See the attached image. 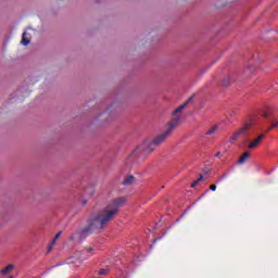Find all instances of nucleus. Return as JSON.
<instances>
[{
	"instance_id": "f8f14e48",
	"label": "nucleus",
	"mask_w": 278,
	"mask_h": 278,
	"mask_svg": "<svg viewBox=\"0 0 278 278\" xmlns=\"http://www.w3.org/2000/svg\"><path fill=\"white\" fill-rule=\"evenodd\" d=\"M60 236H62V232H58L52 241V244L49 247L48 252L49 253L51 251V249H53V244H55V242H58V239L60 238Z\"/></svg>"
},
{
	"instance_id": "423d86ee",
	"label": "nucleus",
	"mask_w": 278,
	"mask_h": 278,
	"mask_svg": "<svg viewBox=\"0 0 278 278\" xmlns=\"http://www.w3.org/2000/svg\"><path fill=\"white\" fill-rule=\"evenodd\" d=\"M264 138H266V135L261 134L256 139H254V140L248 146V149H257V147H260V144H262V140H264Z\"/></svg>"
},
{
	"instance_id": "412c9836",
	"label": "nucleus",
	"mask_w": 278,
	"mask_h": 278,
	"mask_svg": "<svg viewBox=\"0 0 278 278\" xmlns=\"http://www.w3.org/2000/svg\"><path fill=\"white\" fill-rule=\"evenodd\" d=\"M271 129H274V128H270V126L265 130L266 131V134H268V131H270Z\"/></svg>"
},
{
	"instance_id": "1a4fd4ad",
	"label": "nucleus",
	"mask_w": 278,
	"mask_h": 278,
	"mask_svg": "<svg viewBox=\"0 0 278 278\" xmlns=\"http://www.w3.org/2000/svg\"><path fill=\"white\" fill-rule=\"evenodd\" d=\"M251 157V153L244 152L238 160V164H244Z\"/></svg>"
},
{
	"instance_id": "b1692460",
	"label": "nucleus",
	"mask_w": 278,
	"mask_h": 278,
	"mask_svg": "<svg viewBox=\"0 0 278 278\" xmlns=\"http://www.w3.org/2000/svg\"><path fill=\"white\" fill-rule=\"evenodd\" d=\"M267 116H268V114L265 113V114H264V117L266 118Z\"/></svg>"
},
{
	"instance_id": "4be33fe9",
	"label": "nucleus",
	"mask_w": 278,
	"mask_h": 278,
	"mask_svg": "<svg viewBox=\"0 0 278 278\" xmlns=\"http://www.w3.org/2000/svg\"><path fill=\"white\" fill-rule=\"evenodd\" d=\"M215 157H220V152H217V153L215 154Z\"/></svg>"
},
{
	"instance_id": "f3484780",
	"label": "nucleus",
	"mask_w": 278,
	"mask_h": 278,
	"mask_svg": "<svg viewBox=\"0 0 278 278\" xmlns=\"http://www.w3.org/2000/svg\"><path fill=\"white\" fill-rule=\"evenodd\" d=\"M92 251H93L92 248H87L84 250V253H90V255H92Z\"/></svg>"
},
{
	"instance_id": "dca6fc26",
	"label": "nucleus",
	"mask_w": 278,
	"mask_h": 278,
	"mask_svg": "<svg viewBox=\"0 0 278 278\" xmlns=\"http://www.w3.org/2000/svg\"><path fill=\"white\" fill-rule=\"evenodd\" d=\"M240 136L239 130L237 132H235L231 138H230V142H236V140H238V137Z\"/></svg>"
},
{
	"instance_id": "a211bd4d",
	"label": "nucleus",
	"mask_w": 278,
	"mask_h": 278,
	"mask_svg": "<svg viewBox=\"0 0 278 278\" xmlns=\"http://www.w3.org/2000/svg\"><path fill=\"white\" fill-rule=\"evenodd\" d=\"M108 269H100L99 275H108Z\"/></svg>"
},
{
	"instance_id": "39448f33",
	"label": "nucleus",
	"mask_w": 278,
	"mask_h": 278,
	"mask_svg": "<svg viewBox=\"0 0 278 278\" xmlns=\"http://www.w3.org/2000/svg\"><path fill=\"white\" fill-rule=\"evenodd\" d=\"M251 131H253V124H244L243 127L239 129V136L247 139L251 136Z\"/></svg>"
},
{
	"instance_id": "9b49d317",
	"label": "nucleus",
	"mask_w": 278,
	"mask_h": 278,
	"mask_svg": "<svg viewBox=\"0 0 278 278\" xmlns=\"http://www.w3.org/2000/svg\"><path fill=\"white\" fill-rule=\"evenodd\" d=\"M216 131H218V125L212 126V127L206 131V136H214V134H216Z\"/></svg>"
},
{
	"instance_id": "f03ea898",
	"label": "nucleus",
	"mask_w": 278,
	"mask_h": 278,
	"mask_svg": "<svg viewBox=\"0 0 278 278\" xmlns=\"http://www.w3.org/2000/svg\"><path fill=\"white\" fill-rule=\"evenodd\" d=\"M169 134L165 130L163 134L157 136L152 142H143L137 147L136 150L128 156L126 164L131 166L138 162L139 155H149V153H153L155 151V147H160V144H164L166 140L169 138Z\"/></svg>"
},
{
	"instance_id": "2eb2a0df",
	"label": "nucleus",
	"mask_w": 278,
	"mask_h": 278,
	"mask_svg": "<svg viewBox=\"0 0 278 278\" xmlns=\"http://www.w3.org/2000/svg\"><path fill=\"white\" fill-rule=\"evenodd\" d=\"M200 181H203V175H201L198 180L191 184V188H197Z\"/></svg>"
},
{
	"instance_id": "7ed1b4c3",
	"label": "nucleus",
	"mask_w": 278,
	"mask_h": 278,
	"mask_svg": "<svg viewBox=\"0 0 278 278\" xmlns=\"http://www.w3.org/2000/svg\"><path fill=\"white\" fill-rule=\"evenodd\" d=\"M191 100L192 98H189V101L185 102L173 112L174 118L169 121L167 129L165 130L169 136L177 129V127H179V123H181V112L188 108V103H190Z\"/></svg>"
},
{
	"instance_id": "5701e85b",
	"label": "nucleus",
	"mask_w": 278,
	"mask_h": 278,
	"mask_svg": "<svg viewBox=\"0 0 278 278\" xmlns=\"http://www.w3.org/2000/svg\"><path fill=\"white\" fill-rule=\"evenodd\" d=\"M86 203H87L86 200H83V205H86Z\"/></svg>"
},
{
	"instance_id": "20e7f679",
	"label": "nucleus",
	"mask_w": 278,
	"mask_h": 278,
	"mask_svg": "<svg viewBox=\"0 0 278 278\" xmlns=\"http://www.w3.org/2000/svg\"><path fill=\"white\" fill-rule=\"evenodd\" d=\"M118 110H121V103L113 102L96 116V121H100L101 123H110V121H112V118L118 114Z\"/></svg>"
},
{
	"instance_id": "ddd939ff",
	"label": "nucleus",
	"mask_w": 278,
	"mask_h": 278,
	"mask_svg": "<svg viewBox=\"0 0 278 278\" xmlns=\"http://www.w3.org/2000/svg\"><path fill=\"white\" fill-rule=\"evenodd\" d=\"M94 194V188L89 187L85 190V197H92Z\"/></svg>"
},
{
	"instance_id": "6ab92c4d",
	"label": "nucleus",
	"mask_w": 278,
	"mask_h": 278,
	"mask_svg": "<svg viewBox=\"0 0 278 278\" xmlns=\"http://www.w3.org/2000/svg\"><path fill=\"white\" fill-rule=\"evenodd\" d=\"M277 127H278V122H276L275 124H273V125L270 126V129H277Z\"/></svg>"
},
{
	"instance_id": "4468645a",
	"label": "nucleus",
	"mask_w": 278,
	"mask_h": 278,
	"mask_svg": "<svg viewBox=\"0 0 278 278\" xmlns=\"http://www.w3.org/2000/svg\"><path fill=\"white\" fill-rule=\"evenodd\" d=\"M231 84V76H226L223 80V86H229Z\"/></svg>"
},
{
	"instance_id": "f257e3e1",
	"label": "nucleus",
	"mask_w": 278,
	"mask_h": 278,
	"mask_svg": "<svg viewBox=\"0 0 278 278\" xmlns=\"http://www.w3.org/2000/svg\"><path fill=\"white\" fill-rule=\"evenodd\" d=\"M125 203H127V198L125 197L112 200V202L100 211L96 217L89 219L88 225L79 232L80 239H84L91 233H97V231H101V229H105V227L114 220V217L118 214V210H121Z\"/></svg>"
},
{
	"instance_id": "0eeeda50",
	"label": "nucleus",
	"mask_w": 278,
	"mask_h": 278,
	"mask_svg": "<svg viewBox=\"0 0 278 278\" xmlns=\"http://www.w3.org/2000/svg\"><path fill=\"white\" fill-rule=\"evenodd\" d=\"M134 184H136V177H134V175L125 176L122 181V186H134Z\"/></svg>"
},
{
	"instance_id": "9d476101",
	"label": "nucleus",
	"mask_w": 278,
	"mask_h": 278,
	"mask_svg": "<svg viewBox=\"0 0 278 278\" xmlns=\"http://www.w3.org/2000/svg\"><path fill=\"white\" fill-rule=\"evenodd\" d=\"M12 270H14V265L10 264L7 267H4L3 269H1V275H10V273H12Z\"/></svg>"
},
{
	"instance_id": "6e6552de",
	"label": "nucleus",
	"mask_w": 278,
	"mask_h": 278,
	"mask_svg": "<svg viewBox=\"0 0 278 278\" xmlns=\"http://www.w3.org/2000/svg\"><path fill=\"white\" fill-rule=\"evenodd\" d=\"M31 42V35L28 34L27 31H24L22 35V41L21 43L24 45V47H27Z\"/></svg>"
},
{
	"instance_id": "aec40b11",
	"label": "nucleus",
	"mask_w": 278,
	"mask_h": 278,
	"mask_svg": "<svg viewBox=\"0 0 278 278\" xmlns=\"http://www.w3.org/2000/svg\"><path fill=\"white\" fill-rule=\"evenodd\" d=\"M210 190H212L213 192L216 191V185H211Z\"/></svg>"
}]
</instances>
